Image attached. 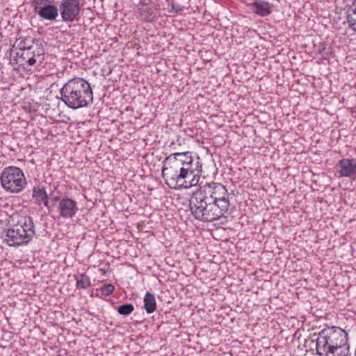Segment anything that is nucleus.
Segmentation results:
<instances>
[{
    "label": "nucleus",
    "instance_id": "nucleus-1",
    "mask_svg": "<svg viewBox=\"0 0 356 356\" xmlns=\"http://www.w3.org/2000/svg\"><path fill=\"white\" fill-rule=\"evenodd\" d=\"M60 95L61 101L73 110L88 107L93 102L91 86L81 77L68 80L60 88Z\"/></svg>",
    "mask_w": 356,
    "mask_h": 356
},
{
    "label": "nucleus",
    "instance_id": "nucleus-2",
    "mask_svg": "<svg viewBox=\"0 0 356 356\" xmlns=\"http://www.w3.org/2000/svg\"><path fill=\"white\" fill-rule=\"evenodd\" d=\"M175 174L171 172H163V178L170 188H189L198 184L202 171L200 159L190 158L189 161L180 164Z\"/></svg>",
    "mask_w": 356,
    "mask_h": 356
},
{
    "label": "nucleus",
    "instance_id": "nucleus-3",
    "mask_svg": "<svg viewBox=\"0 0 356 356\" xmlns=\"http://www.w3.org/2000/svg\"><path fill=\"white\" fill-rule=\"evenodd\" d=\"M189 209L191 215L197 220L203 222H211L225 217L226 212L212 204L197 192L192 193L189 199Z\"/></svg>",
    "mask_w": 356,
    "mask_h": 356
},
{
    "label": "nucleus",
    "instance_id": "nucleus-4",
    "mask_svg": "<svg viewBox=\"0 0 356 356\" xmlns=\"http://www.w3.org/2000/svg\"><path fill=\"white\" fill-rule=\"evenodd\" d=\"M35 234V224L31 216H25L17 225L5 230L1 238L9 246L27 245Z\"/></svg>",
    "mask_w": 356,
    "mask_h": 356
},
{
    "label": "nucleus",
    "instance_id": "nucleus-5",
    "mask_svg": "<svg viewBox=\"0 0 356 356\" xmlns=\"http://www.w3.org/2000/svg\"><path fill=\"white\" fill-rule=\"evenodd\" d=\"M196 192L202 195L212 204L220 207L223 212L227 213L229 207V194L227 188L220 183L211 182L206 183L204 186H200Z\"/></svg>",
    "mask_w": 356,
    "mask_h": 356
},
{
    "label": "nucleus",
    "instance_id": "nucleus-6",
    "mask_svg": "<svg viewBox=\"0 0 356 356\" xmlns=\"http://www.w3.org/2000/svg\"><path fill=\"white\" fill-rule=\"evenodd\" d=\"M0 181L2 188L11 193L22 192L26 185L23 171L15 166L5 168L1 173Z\"/></svg>",
    "mask_w": 356,
    "mask_h": 356
},
{
    "label": "nucleus",
    "instance_id": "nucleus-7",
    "mask_svg": "<svg viewBox=\"0 0 356 356\" xmlns=\"http://www.w3.org/2000/svg\"><path fill=\"white\" fill-rule=\"evenodd\" d=\"M348 333L342 328L337 326L327 327L318 334L316 350L327 348L332 346H337L348 342Z\"/></svg>",
    "mask_w": 356,
    "mask_h": 356
},
{
    "label": "nucleus",
    "instance_id": "nucleus-8",
    "mask_svg": "<svg viewBox=\"0 0 356 356\" xmlns=\"http://www.w3.org/2000/svg\"><path fill=\"white\" fill-rule=\"evenodd\" d=\"M44 54L43 47H37L27 50L17 51L15 60L17 63L22 66L24 69H28L33 66L36 63H42L43 60L42 56Z\"/></svg>",
    "mask_w": 356,
    "mask_h": 356
},
{
    "label": "nucleus",
    "instance_id": "nucleus-9",
    "mask_svg": "<svg viewBox=\"0 0 356 356\" xmlns=\"http://www.w3.org/2000/svg\"><path fill=\"white\" fill-rule=\"evenodd\" d=\"M190 158H193L192 152L189 151H184L181 152L172 153L166 156L163 161V167L161 169V174L163 172H171L173 174L177 172V169L180 164L183 162L189 161Z\"/></svg>",
    "mask_w": 356,
    "mask_h": 356
},
{
    "label": "nucleus",
    "instance_id": "nucleus-10",
    "mask_svg": "<svg viewBox=\"0 0 356 356\" xmlns=\"http://www.w3.org/2000/svg\"><path fill=\"white\" fill-rule=\"evenodd\" d=\"M58 10L63 22H72L79 17L81 11L79 0H62Z\"/></svg>",
    "mask_w": 356,
    "mask_h": 356
},
{
    "label": "nucleus",
    "instance_id": "nucleus-11",
    "mask_svg": "<svg viewBox=\"0 0 356 356\" xmlns=\"http://www.w3.org/2000/svg\"><path fill=\"white\" fill-rule=\"evenodd\" d=\"M54 1L38 0L35 3L34 10L42 19L54 21L58 16V8L53 4Z\"/></svg>",
    "mask_w": 356,
    "mask_h": 356
},
{
    "label": "nucleus",
    "instance_id": "nucleus-12",
    "mask_svg": "<svg viewBox=\"0 0 356 356\" xmlns=\"http://www.w3.org/2000/svg\"><path fill=\"white\" fill-rule=\"evenodd\" d=\"M55 201H58L57 211L59 216L65 219L72 218L79 211L78 204L74 200L68 197L59 199L58 197L54 198Z\"/></svg>",
    "mask_w": 356,
    "mask_h": 356
},
{
    "label": "nucleus",
    "instance_id": "nucleus-13",
    "mask_svg": "<svg viewBox=\"0 0 356 356\" xmlns=\"http://www.w3.org/2000/svg\"><path fill=\"white\" fill-rule=\"evenodd\" d=\"M335 169L339 177L355 179L356 159L353 158L341 159L335 165Z\"/></svg>",
    "mask_w": 356,
    "mask_h": 356
},
{
    "label": "nucleus",
    "instance_id": "nucleus-14",
    "mask_svg": "<svg viewBox=\"0 0 356 356\" xmlns=\"http://www.w3.org/2000/svg\"><path fill=\"white\" fill-rule=\"evenodd\" d=\"M350 352V345L347 343L332 346L327 348L316 349V355L318 356H348Z\"/></svg>",
    "mask_w": 356,
    "mask_h": 356
},
{
    "label": "nucleus",
    "instance_id": "nucleus-15",
    "mask_svg": "<svg viewBox=\"0 0 356 356\" xmlns=\"http://www.w3.org/2000/svg\"><path fill=\"white\" fill-rule=\"evenodd\" d=\"M138 18L146 22H152L156 19V9L146 3L140 2L138 8Z\"/></svg>",
    "mask_w": 356,
    "mask_h": 356
},
{
    "label": "nucleus",
    "instance_id": "nucleus-16",
    "mask_svg": "<svg viewBox=\"0 0 356 356\" xmlns=\"http://www.w3.org/2000/svg\"><path fill=\"white\" fill-rule=\"evenodd\" d=\"M15 45L17 47L18 51L35 49V47H43L40 39L30 35L19 36L15 41Z\"/></svg>",
    "mask_w": 356,
    "mask_h": 356
},
{
    "label": "nucleus",
    "instance_id": "nucleus-17",
    "mask_svg": "<svg viewBox=\"0 0 356 356\" xmlns=\"http://www.w3.org/2000/svg\"><path fill=\"white\" fill-rule=\"evenodd\" d=\"M253 13L260 17L268 16L272 13V4L264 0H255L250 3Z\"/></svg>",
    "mask_w": 356,
    "mask_h": 356
},
{
    "label": "nucleus",
    "instance_id": "nucleus-18",
    "mask_svg": "<svg viewBox=\"0 0 356 356\" xmlns=\"http://www.w3.org/2000/svg\"><path fill=\"white\" fill-rule=\"evenodd\" d=\"M32 198L38 206L44 205L49 208V197L44 186H35L32 191Z\"/></svg>",
    "mask_w": 356,
    "mask_h": 356
},
{
    "label": "nucleus",
    "instance_id": "nucleus-19",
    "mask_svg": "<svg viewBox=\"0 0 356 356\" xmlns=\"http://www.w3.org/2000/svg\"><path fill=\"white\" fill-rule=\"evenodd\" d=\"M144 308L147 314H152L156 309V299L153 293L147 292L145 295Z\"/></svg>",
    "mask_w": 356,
    "mask_h": 356
},
{
    "label": "nucleus",
    "instance_id": "nucleus-20",
    "mask_svg": "<svg viewBox=\"0 0 356 356\" xmlns=\"http://www.w3.org/2000/svg\"><path fill=\"white\" fill-rule=\"evenodd\" d=\"M347 22L348 26L356 33V0L347 11Z\"/></svg>",
    "mask_w": 356,
    "mask_h": 356
},
{
    "label": "nucleus",
    "instance_id": "nucleus-21",
    "mask_svg": "<svg viewBox=\"0 0 356 356\" xmlns=\"http://www.w3.org/2000/svg\"><path fill=\"white\" fill-rule=\"evenodd\" d=\"M74 279L76 282V285L77 289H86L91 285L90 277L85 273L75 275Z\"/></svg>",
    "mask_w": 356,
    "mask_h": 356
},
{
    "label": "nucleus",
    "instance_id": "nucleus-22",
    "mask_svg": "<svg viewBox=\"0 0 356 356\" xmlns=\"http://www.w3.org/2000/svg\"><path fill=\"white\" fill-rule=\"evenodd\" d=\"M134 310V307L131 303H125L118 306L117 311L122 316H128Z\"/></svg>",
    "mask_w": 356,
    "mask_h": 356
},
{
    "label": "nucleus",
    "instance_id": "nucleus-23",
    "mask_svg": "<svg viewBox=\"0 0 356 356\" xmlns=\"http://www.w3.org/2000/svg\"><path fill=\"white\" fill-rule=\"evenodd\" d=\"M115 289V287L111 284H106L100 288L102 294L105 296L111 295Z\"/></svg>",
    "mask_w": 356,
    "mask_h": 356
},
{
    "label": "nucleus",
    "instance_id": "nucleus-24",
    "mask_svg": "<svg viewBox=\"0 0 356 356\" xmlns=\"http://www.w3.org/2000/svg\"><path fill=\"white\" fill-rule=\"evenodd\" d=\"M318 53L321 54L328 55L329 54V50L327 49L326 44L324 43H322L321 45L319 47Z\"/></svg>",
    "mask_w": 356,
    "mask_h": 356
},
{
    "label": "nucleus",
    "instance_id": "nucleus-25",
    "mask_svg": "<svg viewBox=\"0 0 356 356\" xmlns=\"http://www.w3.org/2000/svg\"><path fill=\"white\" fill-rule=\"evenodd\" d=\"M183 9H184L183 6H179V5H175L172 3L171 5V10L170 12H172V10H173L175 13H177L182 11Z\"/></svg>",
    "mask_w": 356,
    "mask_h": 356
}]
</instances>
